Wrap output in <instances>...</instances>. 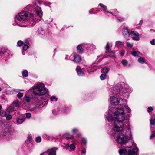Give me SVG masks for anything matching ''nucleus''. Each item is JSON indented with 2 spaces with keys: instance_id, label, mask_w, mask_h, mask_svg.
Returning <instances> with one entry per match:
<instances>
[{
  "instance_id": "26",
  "label": "nucleus",
  "mask_w": 155,
  "mask_h": 155,
  "mask_svg": "<svg viewBox=\"0 0 155 155\" xmlns=\"http://www.w3.org/2000/svg\"><path fill=\"white\" fill-rule=\"evenodd\" d=\"M22 74L23 77H27L28 74L27 71L26 70H25L22 72Z\"/></svg>"
},
{
  "instance_id": "42",
  "label": "nucleus",
  "mask_w": 155,
  "mask_h": 155,
  "mask_svg": "<svg viewBox=\"0 0 155 155\" xmlns=\"http://www.w3.org/2000/svg\"><path fill=\"white\" fill-rule=\"evenodd\" d=\"M153 110V108L151 107H150L148 108L147 111L148 112H151Z\"/></svg>"
},
{
  "instance_id": "19",
  "label": "nucleus",
  "mask_w": 155,
  "mask_h": 155,
  "mask_svg": "<svg viewBox=\"0 0 155 155\" xmlns=\"http://www.w3.org/2000/svg\"><path fill=\"white\" fill-rule=\"evenodd\" d=\"M124 42L119 41H116L115 46L118 48H121L124 45Z\"/></svg>"
},
{
  "instance_id": "61",
  "label": "nucleus",
  "mask_w": 155,
  "mask_h": 155,
  "mask_svg": "<svg viewBox=\"0 0 155 155\" xmlns=\"http://www.w3.org/2000/svg\"><path fill=\"white\" fill-rule=\"evenodd\" d=\"M23 54H24V53H23Z\"/></svg>"
},
{
  "instance_id": "48",
  "label": "nucleus",
  "mask_w": 155,
  "mask_h": 155,
  "mask_svg": "<svg viewBox=\"0 0 155 155\" xmlns=\"http://www.w3.org/2000/svg\"><path fill=\"white\" fill-rule=\"evenodd\" d=\"M30 142L31 141H29V140L28 139H27L25 141V143L27 144H29Z\"/></svg>"
},
{
  "instance_id": "45",
  "label": "nucleus",
  "mask_w": 155,
  "mask_h": 155,
  "mask_svg": "<svg viewBox=\"0 0 155 155\" xmlns=\"http://www.w3.org/2000/svg\"><path fill=\"white\" fill-rule=\"evenodd\" d=\"M150 43L152 45H155V40L154 39H153L152 40V41H150Z\"/></svg>"
},
{
  "instance_id": "52",
  "label": "nucleus",
  "mask_w": 155,
  "mask_h": 155,
  "mask_svg": "<svg viewBox=\"0 0 155 155\" xmlns=\"http://www.w3.org/2000/svg\"><path fill=\"white\" fill-rule=\"evenodd\" d=\"M91 46L93 48V49H95L96 48V46L94 45H92Z\"/></svg>"
},
{
  "instance_id": "25",
  "label": "nucleus",
  "mask_w": 155,
  "mask_h": 155,
  "mask_svg": "<svg viewBox=\"0 0 155 155\" xmlns=\"http://www.w3.org/2000/svg\"><path fill=\"white\" fill-rule=\"evenodd\" d=\"M7 112L4 111H0V115L4 117L6 116Z\"/></svg>"
},
{
  "instance_id": "22",
  "label": "nucleus",
  "mask_w": 155,
  "mask_h": 155,
  "mask_svg": "<svg viewBox=\"0 0 155 155\" xmlns=\"http://www.w3.org/2000/svg\"><path fill=\"white\" fill-rule=\"evenodd\" d=\"M77 51L80 53H82L83 52V50L82 49V46L80 45L77 47Z\"/></svg>"
},
{
  "instance_id": "29",
  "label": "nucleus",
  "mask_w": 155,
  "mask_h": 155,
  "mask_svg": "<svg viewBox=\"0 0 155 155\" xmlns=\"http://www.w3.org/2000/svg\"><path fill=\"white\" fill-rule=\"evenodd\" d=\"M41 138L40 136H38L36 138L35 140L37 143H39L41 141Z\"/></svg>"
},
{
  "instance_id": "7",
  "label": "nucleus",
  "mask_w": 155,
  "mask_h": 155,
  "mask_svg": "<svg viewBox=\"0 0 155 155\" xmlns=\"http://www.w3.org/2000/svg\"><path fill=\"white\" fill-rule=\"evenodd\" d=\"M25 9V10L30 12H31L32 10L33 11V13H30L29 12V15H31L33 17L34 16H36L37 15L39 16L40 18L41 19L42 13L40 8L38 7L35 9L34 7L31 5H29L26 7Z\"/></svg>"
},
{
  "instance_id": "4",
  "label": "nucleus",
  "mask_w": 155,
  "mask_h": 155,
  "mask_svg": "<svg viewBox=\"0 0 155 155\" xmlns=\"http://www.w3.org/2000/svg\"><path fill=\"white\" fill-rule=\"evenodd\" d=\"M48 92L44 85L41 83H38L34 85L32 94V96H41L45 95Z\"/></svg>"
},
{
  "instance_id": "40",
  "label": "nucleus",
  "mask_w": 155,
  "mask_h": 155,
  "mask_svg": "<svg viewBox=\"0 0 155 155\" xmlns=\"http://www.w3.org/2000/svg\"><path fill=\"white\" fill-rule=\"evenodd\" d=\"M28 48L29 47L28 45H24L23 47V49L24 50H26L27 49H28Z\"/></svg>"
},
{
  "instance_id": "20",
  "label": "nucleus",
  "mask_w": 155,
  "mask_h": 155,
  "mask_svg": "<svg viewBox=\"0 0 155 155\" xmlns=\"http://www.w3.org/2000/svg\"><path fill=\"white\" fill-rule=\"evenodd\" d=\"M110 69L107 67H105L102 68L101 70L102 73H107L109 71Z\"/></svg>"
},
{
  "instance_id": "56",
  "label": "nucleus",
  "mask_w": 155,
  "mask_h": 155,
  "mask_svg": "<svg viewBox=\"0 0 155 155\" xmlns=\"http://www.w3.org/2000/svg\"><path fill=\"white\" fill-rule=\"evenodd\" d=\"M2 106L1 105H0V110L2 109Z\"/></svg>"
},
{
  "instance_id": "28",
  "label": "nucleus",
  "mask_w": 155,
  "mask_h": 155,
  "mask_svg": "<svg viewBox=\"0 0 155 155\" xmlns=\"http://www.w3.org/2000/svg\"><path fill=\"white\" fill-rule=\"evenodd\" d=\"M67 146L69 147L70 149H71L74 150L75 148V146L73 144H71L69 145L68 144H67Z\"/></svg>"
},
{
  "instance_id": "16",
  "label": "nucleus",
  "mask_w": 155,
  "mask_h": 155,
  "mask_svg": "<svg viewBox=\"0 0 155 155\" xmlns=\"http://www.w3.org/2000/svg\"><path fill=\"white\" fill-rule=\"evenodd\" d=\"M25 117H18L16 120L17 124H20L22 123L25 120Z\"/></svg>"
},
{
  "instance_id": "23",
  "label": "nucleus",
  "mask_w": 155,
  "mask_h": 155,
  "mask_svg": "<svg viewBox=\"0 0 155 155\" xmlns=\"http://www.w3.org/2000/svg\"><path fill=\"white\" fill-rule=\"evenodd\" d=\"M99 5L104 9V10H103V11H104L105 12H107V13H109V12L108 11H107V7L106 6L104 5L103 4H99Z\"/></svg>"
},
{
  "instance_id": "21",
  "label": "nucleus",
  "mask_w": 155,
  "mask_h": 155,
  "mask_svg": "<svg viewBox=\"0 0 155 155\" xmlns=\"http://www.w3.org/2000/svg\"><path fill=\"white\" fill-rule=\"evenodd\" d=\"M64 137L66 139H72L73 138V137L72 135H70L69 133H66L64 134Z\"/></svg>"
},
{
  "instance_id": "41",
  "label": "nucleus",
  "mask_w": 155,
  "mask_h": 155,
  "mask_svg": "<svg viewBox=\"0 0 155 155\" xmlns=\"http://www.w3.org/2000/svg\"><path fill=\"white\" fill-rule=\"evenodd\" d=\"M28 140H29V141H31L32 140V137L31 135H29L28 137Z\"/></svg>"
},
{
  "instance_id": "51",
  "label": "nucleus",
  "mask_w": 155,
  "mask_h": 155,
  "mask_svg": "<svg viewBox=\"0 0 155 155\" xmlns=\"http://www.w3.org/2000/svg\"><path fill=\"white\" fill-rule=\"evenodd\" d=\"M77 130H78L77 129H74L72 131H73V132L75 133L76 131H77Z\"/></svg>"
},
{
  "instance_id": "18",
  "label": "nucleus",
  "mask_w": 155,
  "mask_h": 155,
  "mask_svg": "<svg viewBox=\"0 0 155 155\" xmlns=\"http://www.w3.org/2000/svg\"><path fill=\"white\" fill-rule=\"evenodd\" d=\"M150 124L152 127H155V118L154 116H152L151 119L150 120Z\"/></svg>"
},
{
  "instance_id": "9",
  "label": "nucleus",
  "mask_w": 155,
  "mask_h": 155,
  "mask_svg": "<svg viewBox=\"0 0 155 155\" xmlns=\"http://www.w3.org/2000/svg\"><path fill=\"white\" fill-rule=\"evenodd\" d=\"M114 121V125L113 127V130L116 132H119L121 131L124 129V124L116 121Z\"/></svg>"
},
{
  "instance_id": "14",
  "label": "nucleus",
  "mask_w": 155,
  "mask_h": 155,
  "mask_svg": "<svg viewBox=\"0 0 155 155\" xmlns=\"http://www.w3.org/2000/svg\"><path fill=\"white\" fill-rule=\"evenodd\" d=\"M131 35L133 40L137 41L139 40V34L137 32L132 31L131 33Z\"/></svg>"
},
{
  "instance_id": "10",
  "label": "nucleus",
  "mask_w": 155,
  "mask_h": 155,
  "mask_svg": "<svg viewBox=\"0 0 155 155\" xmlns=\"http://www.w3.org/2000/svg\"><path fill=\"white\" fill-rule=\"evenodd\" d=\"M20 103L18 100H14L10 106L11 110H16L19 107Z\"/></svg>"
},
{
  "instance_id": "47",
  "label": "nucleus",
  "mask_w": 155,
  "mask_h": 155,
  "mask_svg": "<svg viewBox=\"0 0 155 155\" xmlns=\"http://www.w3.org/2000/svg\"><path fill=\"white\" fill-rule=\"evenodd\" d=\"M125 52L124 51H123L121 52H120V54L121 56H123Z\"/></svg>"
},
{
  "instance_id": "30",
  "label": "nucleus",
  "mask_w": 155,
  "mask_h": 155,
  "mask_svg": "<svg viewBox=\"0 0 155 155\" xmlns=\"http://www.w3.org/2000/svg\"><path fill=\"white\" fill-rule=\"evenodd\" d=\"M126 45L128 47L131 48L133 46V44L128 42H126Z\"/></svg>"
},
{
  "instance_id": "59",
  "label": "nucleus",
  "mask_w": 155,
  "mask_h": 155,
  "mask_svg": "<svg viewBox=\"0 0 155 155\" xmlns=\"http://www.w3.org/2000/svg\"><path fill=\"white\" fill-rule=\"evenodd\" d=\"M1 91V88L0 87V91Z\"/></svg>"
},
{
  "instance_id": "58",
  "label": "nucleus",
  "mask_w": 155,
  "mask_h": 155,
  "mask_svg": "<svg viewBox=\"0 0 155 155\" xmlns=\"http://www.w3.org/2000/svg\"><path fill=\"white\" fill-rule=\"evenodd\" d=\"M20 91H24V90H19Z\"/></svg>"
},
{
  "instance_id": "46",
  "label": "nucleus",
  "mask_w": 155,
  "mask_h": 155,
  "mask_svg": "<svg viewBox=\"0 0 155 155\" xmlns=\"http://www.w3.org/2000/svg\"><path fill=\"white\" fill-rule=\"evenodd\" d=\"M86 152V150L85 149H84L83 150L81 151V154L82 155L83 154H85Z\"/></svg>"
},
{
  "instance_id": "11",
  "label": "nucleus",
  "mask_w": 155,
  "mask_h": 155,
  "mask_svg": "<svg viewBox=\"0 0 155 155\" xmlns=\"http://www.w3.org/2000/svg\"><path fill=\"white\" fill-rule=\"evenodd\" d=\"M58 149L53 148L48 150L46 152L42 153L40 155H56V151Z\"/></svg>"
},
{
  "instance_id": "35",
  "label": "nucleus",
  "mask_w": 155,
  "mask_h": 155,
  "mask_svg": "<svg viewBox=\"0 0 155 155\" xmlns=\"http://www.w3.org/2000/svg\"><path fill=\"white\" fill-rule=\"evenodd\" d=\"M17 45L18 46H21L23 44V42L21 41H19L17 42Z\"/></svg>"
},
{
  "instance_id": "60",
  "label": "nucleus",
  "mask_w": 155,
  "mask_h": 155,
  "mask_svg": "<svg viewBox=\"0 0 155 155\" xmlns=\"http://www.w3.org/2000/svg\"><path fill=\"white\" fill-rule=\"evenodd\" d=\"M140 22H143V21L141 20V21H140Z\"/></svg>"
},
{
  "instance_id": "27",
  "label": "nucleus",
  "mask_w": 155,
  "mask_h": 155,
  "mask_svg": "<svg viewBox=\"0 0 155 155\" xmlns=\"http://www.w3.org/2000/svg\"><path fill=\"white\" fill-rule=\"evenodd\" d=\"M107 76L105 74H101L100 76V78L101 80H103L106 78Z\"/></svg>"
},
{
  "instance_id": "37",
  "label": "nucleus",
  "mask_w": 155,
  "mask_h": 155,
  "mask_svg": "<svg viewBox=\"0 0 155 155\" xmlns=\"http://www.w3.org/2000/svg\"><path fill=\"white\" fill-rule=\"evenodd\" d=\"M25 100L27 102H29L30 101L29 97L28 96H25Z\"/></svg>"
},
{
  "instance_id": "13",
  "label": "nucleus",
  "mask_w": 155,
  "mask_h": 155,
  "mask_svg": "<svg viewBox=\"0 0 155 155\" xmlns=\"http://www.w3.org/2000/svg\"><path fill=\"white\" fill-rule=\"evenodd\" d=\"M123 35L125 38H128L130 36V33L127 27L124 28L122 30Z\"/></svg>"
},
{
  "instance_id": "62",
  "label": "nucleus",
  "mask_w": 155,
  "mask_h": 155,
  "mask_svg": "<svg viewBox=\"0 0 155 155\" xmlns=\"http://www.w3.org/2000/svg\"><path fill=\"white\" fill-rule=\"evenodd\" d=\"M23 54H24V53H23Z\"/></svg>"
},
{
  "instance_id": "12",
  "label": "nucleus",
  "mask_w": 155,
  "mask_h": 155,
  "mask_svg": "<svg viewBox=\"0 0 155 155\" xmlns=\"http://www.w3.org/2000/svg\"><path fill=\"white\" fill-rule=\"evenodd\" d=\"M70 59L76 63H78L81 60V57L76 53L74 54L73 55H71L70 57Z\"/></svg>"
},
{
  "instance_id": "6",
  "label": "nucleus",
  "mask_w": 155,
  "mask_h": 155,
  "mask_svg": "<svg viewBox=\"0 0 155 155\" xmlns=\"http://www.w3.org/2000/svg\"><path fill=\"white\" fill-rule=\"evenodd\" d=\"M138 149L136 147H126L119 150L120 155H137Z\"/></svg>"
},
{
  "instance_id": "49",
  "label": "nucleus",
  "mask_w": 155,
  "mask_h": 155,
  "mask_svg": "<svg viewBox=\"0 0 155 155\" xmlns=\"http://www.w3.org/2000/svg\"><path fill=\"white\" fill-rule=\"evenodd\" d=\"M39 106H38H38H36L34 108V110H37V109H38L39 108Z\"/></svg>"
},
{
  "instance_id": "24",
  "label": "nucleus",
  "mask_w": 155,
  "mask_h": 155,
  "mask_svg": "<svg viewBox=\"0 0 155 155\" xmlns=\"http://www.w3.org/2000/svg\"><path fill=\"white\" fill-rule=\"evenodd\" d=\"M138 61L139 63L143 64L145 62V58L140 57L138 59Z\"/></svg>"
},
{
  "instance_id": "36",
  "label": "nucleus",
  "mask_w": 155,
  "mask_h": 155,
  "mask_svg": "<svg viewBox=\"0 0 155 155\" xmlns=\"http://www.w3.org/2000/svg\"><path fill=\"white\" fill-rule=\"evenodd\" d=\"M12 118V116L10 114H8L6 117V119L7 120H9Z\"/></svg>"
},
{
  "instance_id": "15",
  "label": "nucleus",
  "mask_w": 155,
  "mask_h": 155,
  "mask_svg": "<svg viewBox=\"0 0 155 155\" xmlns=\"http://www.w3.org/2000/svg\"><path fill=\"white\" fill-rule=\"evenodd\" d=\"M76 70L78 76H81L84 75V74L82 71L80 66H77Z\"/></svg>"
},
{
  "instance_id": "63",
  "label": "nucleus",
  "mask_w": 155,
  "mask_h": 155,
  "mask_svg": "<svg viewBox=\"0 0 155 155\" xmlns=\"http://www.w3.org/2000/svg\"><path fill=\"white\" fill-rule=\"evenodd\" d=\"M128 130L130 131V129H128Z\"/></svg>"
},
{
  "instance_id": "39",
  "label": "nucleus",
  "mask_w": 155,
  "mask_h": 155,
  "mask_svg": "<svg viewBox=\"0 0 155 155\" xmlns=\"http://www.w3.org/2000/svg\"><path fill=\"white\" fill-rule=\"evenodd\" d=\"M51 100V101H53L54 99L55 100V101H57L58 99L56 98L55 96H52L50 98Z\"/></svg>"
},
{
  "instance_id": "44",
  "label": "nucleus",
  "mask_w": 155,
  "mask_h": 155,
  "mask_svg": "<svg viewBox=\"0 0 155 155\" xmlns=\"http://www.w3.org/2000/svg\"><path fill=\"white\" fill-rule=\"evenodd\" d=\"M82 141L83 143L85 144L86 143L87 141L85 139L83 138L82 139Z\"/></svg>"
},
{
  "instance_id": "32",
  "label": "nucleus",
  "mask_w": 155,
  "mask_h": 155,
  "mask_svg": "<svg viewBox=\"0 0 155 155\" xmlns=\"http://www.w3.org/2000/svg\"><path fill=\"white\" fill-rule=\"evenodd\" d=\"M155 131H152L151 134V135L150 137V139H152V138H153L155 136Z\"/></svg>"
},
{
  "instance_id": "5",
  "label": "nucleus",
  "mask_w": 155,
  "mask_h": 155,
  "mask_svg": "<svg viewBox=\"0 0 155 155\" xmlns=\"http://www.w3.org/2000/svg\"><path fill=\"white\" fill-rule=\"evenodd\" d=\"M110 104L111 105L114 106L120 103L119 105L122 107H124L126 109V110L128 112H130L131 110L129 109L128 106L127 105V101L125 100H123L122 99H120L119 100L117 97H115L113 96L110 97Z\"/></svg>"
},
{
  "instance_id": "50",
  "label": "nucleus",
  "mask_w": 155,
  "mask_h": 155,
  "mask_svg": "<svg viewBox=\"0 0 155 155\" xmlns=\"http://www.w3.org/2000/svg\"><path fill=\"white\" fill-rule=\"evenodd\" d=\"M114 55H115V54H113L112 55H108V56H107V57H114Z\"/></svg>"
},
{
  "instance_id": "53",
  "label": "nucleus",
  "mask_w": 155,
  "mask_h": 155,
  "mask_svg": "<svg viewBox=\"0 0 155 155\" xmlns=\"http://www.w3.org/2000/svg\"><path fill=\"white\" fill-rule=\"evenodd\" d=\"M28 40H26L25 41V43L26 44H28Z\"/></svg>"
},
{
  "instance_id": "3",
  "label": "nucleus",
  "mask_w": 155,
  "mask_h": 155,
  "mask_svg": "<svg viewBox=\"0 0 155 155\" xmlns=\"http://www.w3.org/2000/svg\"><path fill=\"white\" fill-rule=\"evenodd\" d=\"M29 15V12H22L19 13L16 17L15 22L19 26L25 27L29 25L28 24V21L27 20L24 21L27 19Z\"/></svg>"
},
{
  "instance_id": "43",
  "label": "nucleus",
  "mask_w": 155,
  "mask_h": 155,
  "mask_svg": "<svg viewBox=\"0 0 155 155\" xmlns=\"http://www.w3.org/2000/svg\"><path fill=\"white\" fill-rule=\"evenodd\" d=\"M105 48L106 49H108L109 50V45L108 43H107V45H106V47H105Z\"/></svg>"
},
{
  "instance_id": "31",
  "label": "nucleus",
  "mask_w": 155,
  "mask_h": 155,
  "mask_svg": "<svg viewBox=\"0 0 155 155\" xmlns=\"http://www.w3.org/2000/svg\"><path fill=\"white\" fill-rule=\"evenodd\" d=\"M17 96L19 99H20L23 96V94L21 92H19Z\"/></svg>"
},
{
  "instance_id": "8",
  "label": "nucleus",
  "mask_w": 155,
  "mask_h": 155,
  "mask_svg": "<svg viewBox=\"0 0 155 155\" xmlns=\"http://www.w3.org/2000/svg\"><path fill=\"white\" fill-rule=\"evenodd\" d=\"M116 141L119 144L122 145L127 142V139L125 135L120 133L118 134L117 136Z\"/></svg>"
},
{
  "instance_id": "55",
  "label": "nucleus",
  "mask_w": 155,
  "mask_h": 155,
  "mask_svg": "<svg viewBox=\"0 0 155 155\" xmlns=\"http://www.w3.org/2000/svg\"><path fill=\"white\" fill-rule=\"evenodd\" d=\"M109 116L108 112V114H107V115H106V119H107V116Z\"/></svg>"
},
{
  "instance_id": "1",
  "label": "nucleus",
  "mask_w": 155,
  "mask_h": 155,
  "mask_svg": "<svg viewBox=\"0 0 155 155\" xmlns=\"http://www.w3.org/2000/svg\"><path fill=\"white\" fill-rule=\"evenodd\" d=\"M126 110L124 107H119L117 108H115L113 106H110L108 110L109 116L107 117V120L109 121H116L128 124L130 115L125 113L124 111L127 112Z\"/></svg>"
},
{
  "instance_id": "54",
  "label": "nucleus",
  "mask_w": 155,
  "mask_h": 155,
  "mask_svg": "<svg viewBox=\"0 0 155 155\" xmlns=\"http://www.w3.org/2000/svg\"><path fill=\"white\" fill-rule=\"evenodd\" d=\"M123 18H121V19L120 20H120V21H123Z\"/></svg>"
},
{
  "instance_id": "38",
  "label": "nucleus",
  "mask_w": 155,
  "mask_h": 155,
  "mask_svg": "<svg viewBox=\"0 0 155 155\" xmlns=\"http://www.w3.org/2000/svg\"><path fill=\"white\" fill-rule=\"evenodd\" d=\"M26 117L28 118H30L31 116V114L29 113H27L26 114Z\"/></svg>"
},
{
  "instance_id": "34",
  "label": "nucleus",
  "mask_w": 155,
  "mask_h": 155,
  "mask_svg": "<svg viewBox=\"0 0 155 155\" xmlns=\"http://www.w3.org/2000/svg\"><path fill=\"white\" fill-rule=\"evenodd\" d=\"M38 31L41 34L43 35L44 33V31L43 29L41 28H40L38 30Z\"/></svg>"
},
{
  "instance_id": "2",
  "label": "nucleus",
  "mask_w": 155,
  "mask_h": 155,
  "mask_svg": "<svg viewBox=\"0 0 155 155\" xmlns=\"http://www.w3.org/2000/svg\"><path fill=\"white\" fill-rule=\"evenodd\" d=\"M111 91L113 94L118 96L121 95L128 98L131 92V89L127 84L124 85L123 88L121 84H117L113 87Z\"/></svg>"
},
{
  "instance_id": "57",
  "label": "nucleus",
  "mask_w": 155,
  "mask_h": 155,
  "mask_svg": "<svg viewBox=\"0 0 155 155\" xmlns=\"http://www.w3.org/2000/svg\"><path fill=\"white\" fill-rule=\"evenodd\" d=\"M90 13H93L91 11H90L89 12Z\"/></svg>"
},
{
  "instance_id": "33",
  "label": "nucleus",
  "mask_w": 155,
  "mask_h": 155,
  "mask_svg": "<svg viewBox=\"0 0 155 155\" xmlns=\"http://www.w3.org/2000/svg\"><path fill=\"white\" fill-rule=\"evenodd\" d=\"M122 63L124 66H126L127 64V61L125 60H122Z\"/></svg>"
},
{
  "instance_id": "17",
  "label": "nucleus",
  "mask_w": 155,
  "mask_h": 155,
  "mask_svg": "<svg viewBox=\"0 0 155 155\" xmlns=\"http://www.w3.org/2000/svg\"><path fill=\"white\" fill-rule=\"evenodd\" d=\"M131 54L134 57H139L142 55L141 54L135 50H133Z\"/></svg>"
}]
</instances>
